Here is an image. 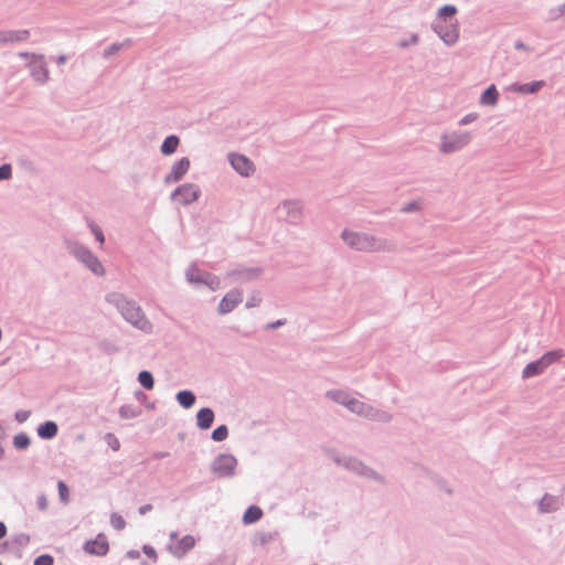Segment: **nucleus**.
I'll return each mask as SVG.
<instances>
[{
	"mask_svg": "<svg viewBox=\"0 0 565 565\" xmlns=\"http://www.w3.org/2000/svg\"><path fill=\"white\" fill-rule=\"evenodd\" d=\"M106 301L114 306L121 317L135 328L151 332L152 324L145 316L141 307L132 299H128L124 294L109 292L105 297Z\"/></svg>",
	"mask_w": 565,
	"mask_h": 565,
	"instance_id": "nucleus-1",
	"label": "nucleus"
},
{
	"mask_svg": "<svg viewBox=\"0 0 565 565\" xmlns=\"http://www.w3.org/2000/svg\"><path fill=\"white\" fill-rule=\"evenodd\" d=\"M340 237L351 249L356 252L376 253L395 249V244L392 241L349 228H344Z\"/></svg>",
	"mask_w": 565,
	"mask_h": 565,
	"instance_id": "nucleus-2",
	"label": "nucleus"
},
{
	"mask_svg": "<svg viewBox=\"0 0 565 565\" xmlns=\"http://www.w3.org/2000/svg\"><path fill=\"white\" fill-rule=\"evenodd\" d=\"M63 242L66 250L94 275L99 277L105 275V268L102 262L87 246L78 241L71 238H64Z\"/></svg>",
	"mask_w": 565,
	"mask_h": 565,
	"instance_id": "nucleus-3",
	"label": "nucleus"
},
{
	"mask_svg": "<svg viewBox=\"0 0 565 565\" xmlns=\"http://www.w3.org/2000/svg\"><path fill=\"white\" fill-rule=\"evenodd\" d=\"M332 459L338 466L345 468L347 470L351 471L354 475L376 481L381 484H386V479L383 475L379 473L373 468L366 466L362 460L358 459L356 457L334 455Z\"/></svg>",
	"mask_w": 565,
	"mask_h": 565,
	"instance_id": "nucleus-4",
	"label": "nucleus"
},
{
	"mask_svg": "<svg viewBox=\"0 0 565 565\" xmlns=\"http://www.w3.org/2000/svg\"><path fill=\"white\" fill-rule=\"evenodd\" d=\"M564 356V351L561 349L552 350L543 354L540 359L532 361L525 365L522 371L523 379L537 376L544 372L551 364L557 362Z\"/></svg>",
	"mask_w": 565,
	"mask_h": 565,
	"instance_id": "nucleus-5",
	"label": "nucleus"
},
{
	"mask_svg": "<svg viewBox=\"0 0 565 565\" xmlns=\"http://www.w3.org/2000/svg\"><path fill=\"white\" fill-rule=\"evenodd\" d=\"M350 412L366 418L369 420L380 422V423H390L393 419V415L379 409L370 404H366L362 401L354 399L353 403H351V409Z\"/></svg>",
	"mask_w": 565,
	"mask_h": 565,
	"instance_id": "nucleus-6",
	"label": "nucleus"
},
{
	"mask_svg": "<svg viewBox=\"0 0 565 565\" xmlns=\"http://www.w3.org/2000/svg\"><path fill=\"white\" fill-rule=\"evenodd\" d=\"M186 280L192 285H202L209 287L212 291L220 288V278L209 271L199 269L194 264L190 265L185 271Z\"/></svg>",
	"mask_w": 565,
	"mask_h": 565,
	"instance_id": "nucleus-7",
	"label": "nucleus"
},
{
	"mask_svg": "<svg viewBox=\"0 0 565 565\" xmlns=\"http://www.w3.org/2000/svg\"><path fill=\"white\" fill-rule=\"evenodd\" d=\"M471 140L468 131H454L441 136L440 152L452 153L466 147Z\"/></svg>",
	"mask_w": 565,
	"mask_h": 565,
	"instance_id": "nucleus-8",
	"label": "nucleus"
},
{
	"mask_svg": "<svg viewBox=\"0 0 565 565\" xmlns=\"http://www.w3.org/2000/svg\"><path fill=\"white\" fill-rule=\"evenodd\" d=\"M237 459L231 454L217 455L211 463V470L218 478H232L235 475Z\"/></svg>",
	"mask_w": 565,
	"mask_h": 565,
	"instance_id": "nucleus-9",
	"label": "nucleus"
},
{
	"mask_svg": "<svg viewBox=\"0 0 565 565\" xmlns=\"http://www.w3.org/2000/svg\"><path fill=\"white\" fill-rule=\"evenodd\" d=\"M200 195L201 189L199 185L194 183H184L171 192L170 199L172 201H178L181 205L186 206L195 202Z\"/></svg>",
	"mask_w": 565,
	"mask_h": 565,
	"instance_id": "nucleus-10",
	"label": "nucleus"
},
{
	"mask_svg": "<svg viewBox=\"0 0 565 565\" xmlns=\"http://www.w3.org/2000/svg\"><path fill=\"white\" fill-rule=\"evenodd\" d=\"M31 76L39 84H45L49 81V70L41 54H32L31 61L28 63Z\"/></svg>",
	"mask_w": 565,
	"mask_h": 565,
	"instance_id": "nucleus-11",
	"label": "nucleus"
},
{
	"mask_svg": "<svg viewBox=\"0 0 565 565\" xmlns=\"http://www.w3.org/2000/svg\"><path fill=\"white\" fill-rule=\"evenodd\" d=\"M262 274L263 269L260 267L237 266L228 270L226 276L231 278L233 282H247L256 280Z\"/></svg>",
	"mask_w": 565,
	"mask_h": 565,
	"instance_id": "nucleus-12",
	"label": "nucleus"
},
{
	"mask_svg": "<svg viewBox=\"0 0 565 565\" xmlns=\"http://www.w3.org/2000/svg\"><path fill=\"white\" fill-rule=\"evenodd\" d=\"M228 161L232 168L242 177H249L255 171L253 161L242 153L230 152Z\"/></svg>",
	"mask_w": 565,
	"mask_h": 565,
	"instance_id": "nucleus-13",
	"label": "nucleus"
},
{
	"mask_svg": "<svg viewBox=\"0 0 565 565\" xmlns=\"http://www.w3.org/2000/svg\"><path fill=\"white\" fill-rule=\"evenodd\" d=\"M243 301V291L234 288L230 290L220 301L217 312L220 315H227L232 312Z\"/></svg>",
	"mask_w": 565,
	"mask_h": 565,
	"instance_id": "nucleus-14",
	"label": "nucleus"
},
{
	"mask_svg": "<svg viewBox=\"0 0 565 565\" xmlns=\"http://www.w3.org/2000/svg\"><path fill=\"white\" fill-rule=\"evenodd\" d=\"M433 30L447 45H454L459 38L458 24L434 23Z\"/></svg>",
	"mask_w": 565,
	"mask_h": 565,
	"instance_id": "nucleus-15",
	"label": "nucleus"
},
{
	"mask_svg": "<svg viewBox=\"0 0 565 565\" xmlns=\"http://www.w3.org/2000/svg\"><path fill=\"white\" fill-rule=\"evenodd\" d=\"M190 159L188 157H182L178 160L172 167L170 172L164 177V184L169 185L171 183H177L183 179V177L188 173L190 169Z\"/></svg>",
	"mask_w": 565,
	"mask_h": 565,
	"instance_id": "nucleus-16",
	"label": "nucleus"
},
{
	"mask_svg": "<svg viewBox=\"0 0 565 565\" xmlns=\"http://www.w3.org/2000/svg\"><path fill=\"white\" fill-rule=\"evenodd\" d=\"M278 210L286 214V221L290 224H298L302 217V206L296 200L284 201Z\"/></svg>",
	"mask_w": 565,
	"mask_h": 565,
	"instance_id": "nucleus-17",
	"label": "nucleus"
},
{
	"mask_svg": "<svg viewBox=\"0 0 565 565\" xmlns=\"http://www.w3.org/2000/svg\"><path fill=\"white\" fill-rule=\"evenodd\" d=\"M84 551L90 555L105 556L109 551L107 537L99 533L96 539L85 542Z\"/></svg>",
	"mask_w": 565,
	"mask_h": 565,
	"instance_id": "nucleus-18",
	"label": "nucleus"
},
{
	"mask_svg": "<svg viewBox=\"0 0 565 565\" xmlns=\"http://www.w3.org/2000/svg\"><path fill=\"white\" fill-rule=\"evenodd\" d=\"M563 501L559 497L545 493L537 503L540 513H552L561 509Z\"/></svg>",
	"mask_w": 565,
	"mask_h": 565,
	"instance_id": "nucleus-19",
	"label": "nucleus"
},
{
	"mask_svg": "<svg viewBox=\"0 0 565 565\" xmlns=\"http://www.w3.org/2000/svg\"><path fill=\"white\" fill-rule=\"evenodd\" d=\"M194 545V537L192 535H184L175 545H169L168 548L177 558H182Z\"/></svg>",
	"mask_w": 565,
	"mask_h": 565,
	"instance_id": "nucleus-20",
	"label": "nucleus"
},
{
	"mask_svg": "<svg viewBox=\"0 0 565 565\" xmlns=\"http://www.w3.org/2000/svg\"><path fill=\"white\" fill-rule=\"evenodd\" d=\"M30 36L29 30H7L0 31V44L15 43L26 41Z\"/></svg>",
	"mask_w": 565,
	"mask_h": 565,
	"instance_id": "nucleus-21",
	"label": "nucleus"
},
{
	"mask_svg": "<svg viewBox=\"0 0 565 565\" xmlns=\"http://www.w3.org/2000/svg\"><path fill=\"white\" fill-rule=\"evenodd\" d=\"M214 418L215 413L212 408L202 407L196 413V426L202 430H206L212 427Z\"/></svg>",
	"mask_w": 565,
	"mask_h": 565,
	"instance_id": "nucleus-22",
	"label": "nucleus"
},
{
	"mask_svg": "<svg viewBox=\"0 0 565 565\" xmlns=\"http://www.w3.org/2000/svg\"><path fill=\"white\" fill-rule=\"evenodd\" d=\"M546 85L545 81H534L531 83H514L511 86V90L523 95L535 94Z\"/></svg>",
	"mask_w": 565,
	"mask_h": 565,
	"instance_id": "nucleus-23",
	"label": "nucleus"
},
{
	"mask_svg": "<svg viewBox=\"0 0 565 565\" xmlns=\"http://www.w3.org/2000/svg\"><path fill=\"white\" fill-rule=\"evenodd\" d=\"M326 397L331 401L345 406L349 411L351 409V403L354 402V397H351L350 394L343 390H330L326 392Z\"/></svg>",
	"mask_w": 565,
	"mask_h": 565,
	"instance_id": "nucleus-24",
	"label": "nucleus"
},
{
	"mask_svg": "<svg viewBox=\"0 0 565 565\" xmlns=\"http://www.w3.org/2000/svg\"><path fill=\"white\" fill-rule=\"evenodd\" d=\"M38 436L42 439H53L58 433V426L53 420H46L36 428Z\"/></svg>",
	"mask_w": 565,
	"mask_h": 565,
	"instance_id": "nucleus-25",
	"label": "nucleus"
},
{
	"mask_svg": "<svg viewBox=\"0 0 565 565\" xmlns=\"http://www.w3.org/2000/svg\"><path fill=\"white\" fill-rule=\"evenodd\" d=\"M499 99V93L495 85L488 86L480 96V104L484 106H495Z\"/></svg>",
	"mask_w": 565,
	"mask_h": 565,
	"instance_id": "nucleus-26",
	"label": "nucleus"
},
{
	"mask_svg": "<svg viewBox=\"0 0 565 565\" xmlns=\"http://www.w3.org/2000/svg\"><path fill=\"white\" fill-rule=\"evenodd\" d=\"M264 513L263 510L258 505H249L242 518V521L244 524H253L259 521L263 518Z\"/></svg>",
	"mask_w": 565,
	"mask_h": 565,
	"instance_id": "nucleus-27",
	"label": "nucleus"
},
{
	"mask_svg": "<svg viewBox=\"0 0 565 565\" xmlns=\"http://www.w3.org/2000/svg\"><path fill=\"white\" fill-rule=\"evenodd\" d=\"M179 143V137L177 135H170L164 138L163 142L160 146V151L164 156H170L177 151Z\"/></svg>",
	"mask_w": 565,
	"mask_h": 565,
	"instance_id": "nucleus-28",
	"label": "nucleus"
},
{
	"mask_svg": "<svg viewBox=\"0 0 565 565\" xmlns=\"http://www.w3.org/2000/svg\"><path fill=\"white\" fill-rule=\"evenodd\" d=\"M175 399L180 404V406L188 409L195 404L196 396L192 391L183 390L177 393Z\"/></svg>",
	"mask_w": 565,
	"mask_h": 565,
	"instance_id": "nucleus-29",
	"label": "nucleus"
},
{
	"mask_svg": "<svg viewBox=\"0 0 565 565\" xmlns=\"http://www.w3.org/2000/svg\"><path fill=\"white\" fill-rule=\"evenodd\" d=\"M12 444L18 450H25L31 444V438L25 433H19L13 437Z\"/></svg>",
	"mask_w": 565,
	"mask_h": 565,
	"instance_id": "nucleus-30",
	"label": "nucleus"
},
{
	"mask_svg": "<svg viewBox=\"0 0 565 565\" xmlns=\"http://www.w3.org/2000/svg\"><path fill=\"white\" fill-rule=\"evenodd\" d=\"M141 415V409L132 405H122L119 408V416L122 419H130Z\"/></svg>",
	"mask_w": 565,
	"mask_h": 565,
	"instance_id": "nucleus-31",
	"label": "nucleus"
},
{
	"mask_svg": "<svg viewBox=\"0 0 565 565\" xmlns=\"http://www.w3.org/2000/svg\"><path fill=\"white\" fill-rule=\"evenodd\" d=\"M561 19L565 21V2L557 7L551 8L547 12L546 20L548 22H554Z\"/></svg>",
	"mask_w": 565,
	"mask_h": 565,
	"instance_id": "nucleus-32",
	"label": "nucleus"
},
{
	"mask_svg": "<svg viewBox=\"0 0 565 565\" xmlns=\"http://www.w3.org/2000/svg\"><path fill=\"white\" fill-rule=\"evenodd\" d=\"M138 382L146 390H152L154 386V379L152 373L146 370L139 372Z\"/></svg>",
	"mask_w": 565,
	"mask_h": 565,
	"instance_id": "nucleus-33",
	"label": "nucleus"
},
{
	"mask_svg": "<svg viewBox=\"0 0 565 565\" xmlns=\"http://www.w3.org/2000/svg\"><path fill=\"white\" fill-rule=\"evenodd\" d=\"M130 44H131V40L130 39H126L121 43H113L108 49H106L104 51L103 55H104L105 58H109L115 53H117L118 51H120L121 49H124L126 46H129Z\"/></svg>",
	"mask_w": 565,
	"mask_h": 565,
	"instance_id": "nucleus-34",
	"label": "nucleus"
},
{
	"mask_svg": "<svg viewBox=\"0 0 565 565\" xmlns=\"http://www.w3.org/2000/svg\"><path fill=\"white\" fill-rule=\"evenodd\" d=\"M228 436V428L226 425H220L217 426L211 434V438L214 440V441H223L227 438Z\"/></svg>",
	"mask_w": 565,
	"mask_h": 565,
	"instance_id": "nucleus-35",
	"label": "nucleus"
},
{
	"mask_svg": "<svg viewBox=\"0 0 565 565\" xmlns=\"http://www.w3.org/2000/svg\"><path fill=\"white\" fill-rule=\"evenodd\" d=\"M87 226L90 230V232L93 233V235L95 236V239L99 244H104L105 243V235H104L102 228L92 220L87 221Z\"/></svg>",
	"mask_w": 565,
	"mask_h": 565,
	"instance_id": "nucleus-36",
	"label": "nucleus"
},
{
	"mask_svg": "<svg viewBox=\"0 0 565 565\" xmlns=\"http://www.w3.org/2000/svg\"><path fill=\"white\" fill-rule=\"evenodd\" d=\"M57 490H58V495H60L61 502L64 504H67L70 502L68 486L64 481L60 480L57 482Z\"/></svg>",
	"mask_w": 565,
	"mask_h": 565,
	"instance_id": "nucleus-37",
	"label": "nucleus"
},
{
	"mask_svg": "<svg viewBox=\"0 0 565 565\" xmlns=\"http://www.w3.org/2000/svg\"><path fill=\"white\" fill-rule=\"evenodd\" d=\"M457 8L452 4H445L438 10V18L446 20L457 13Z\"/></svg>",
	"mask_w": 565,
	"mask_h": 565,
	"instance_id": "nucleus-38",
	"label": "nucleus"
},
{
	"mask_svg": "<svg viewBox=\"0 0 565 565\" xmlns=\"http://www.w3.org/2000/svg\"><path fill=\"white\" fill-rule=\"evenodd\" d=\"M110 524L117 531H122L126 527V521L118 513H111L110 515Z\"/></svg>",
	"mask_w": 565,
	"mask_h": 565,
	"instance_id": "nucleus-39",
	"label": "nucleus"
},
{
	"mask_svg": "<svg viewBox=\"0 0 565 565\" xmlns=\"http://www.w3.org/2000/svg\"><path fill=\"white\" fill-rule=\"evenodd\" d=\"M420 209H422L420 201L414 200V201H411V202L404 204L401 207V212L402 213H413V212L420 211Z\"/></svg>",
	"mask_w": 565,
	"mask_h": 565,
	"instance_id": "nucleus-40",
	"label": "nucleus"
},
{
	"mask_svg": "<svg viewBox=\"0 0 565 565\" xmlns=\"http://www.w3.org/2000/svg\"><path fill=\"white\" fill-rule=\"evenodd\" d=\"M274 540V534L270 532H259L255 535V543L258 542L260 545H266Z\"/></svg>",
	"mask_w": 565,
	"mask_h": 565,
	"instance_id": "nucleus-41",
	"label": "nucleus"
},
{
	"mask_svg": "<svg viewBox=\"0 0 565 565\" xmlns=\"http://www.w3.org/2000/svg\"><path fill=\"white\" fill-rule=\"evenodd\" d=\"M419 42V36L416 33H413L408 39H403L398 42V46L401 49H406L411 45H416Z\"/></svg>",
	"mask_w": 565,
	"mask_h": 565,
	"instance_id": "nucleus-42",
	"label": "nucleus"
},
{
	"mask_svg": "<svg viewBox=\"0 0 565 565\" xmlns=\"http://www.w3.org/2000/svg\"><path fill=\"white\" fill-rule=\"evenodd\" d=\"M12 178V167L10 163L0 166V181L10 180Z\"/></svg>",
	"mask_w": 565,
	"mask_h": 565,
	"instance_id": "nucleus-43",
	"label": "nucleus"
},
{
	"mask_svg": "<svg viewBox=\"0 0 565 565\" xmlns=\"http://www.w3.org/2000/svg\"><path fill=\"white\" fill-rule=\"evenodd\" d=\"M54 558L50 554H42L34 559L33 565H53Z\"/></svg>",
	"mask_w": 565,
	"mask_h": 565,
	"instance_id": "nucleus-44",
	"label": "nucleus"
},
{
	"mask_svg": "<svg viewBox=\"0 0 565 565\" xmlns=\"http://www.w3.org/2000/svg\"><path fill=\"white\" fill-rule=\"evenodd\" d=\"M105 438H106V440H107V443H108V446H109L113 450H115V451H116V450H118V449H119V447H120V443H119V440L115 437V435H114V434L108 433V434H106V437H105Z\"/></svg>",
	"mask_w": 565,
	"mask_h": 565,
	"instance_id": "nucleus-45",
	"label": "nucleus"
},
{
	"mask_svg": "<svg viewBox=\"0 0 565 565\" xmlns=\"http://www.w3.org/2000/svg\"><path fill=\"white\" fill-rule=\"evenodd\" d=\"M142 552H143V553H145L149 558H151L153 562H157V559H158V554H157V552H156V550H154V547H153V546L148 545V544H145V545L142 546Z\"/></svg>",
	"mask_w": 565,
	"mask_h": 565,
	"instance_id": "nucleus-46",
	"label": "nucleus"
},
{
	"mask_svg": "<svg viewBox=\"0 0 565 565\" xmlns=\"http://www.w3.org/2000/svg\"><path fill=\"white\" fill-rule=\"evenodd\" d=\"M479 117V115L477 113H470V114H467L466 116H463L460 120H459V126H466V125H469L471 122H473L475 120H477Z\"/></svg>",
	"mask_w": 565,
	"mask_h": 565,
	"instance_id": "nucleus-47",
	"label": "nucleus"
},
{
	"mask_svg": "<svg viewBox=\"0 0 565 565\" xmlns=\"http://www.w3.org/2000/svg\"><path fill=\"white\" fill-rule=\"evenodd\" d=\"M13 542L19 544L20 546H25L30 542V535L25 533H20L13 537Z\"/></svg>",
	"mask_w": 565,
	"mask_h": 565,
	"instance_id": "nucleus-48",
	"label": "nucleus"
},
{
	"mask_svg": "<svg viewBox=\"0 0 565 565\" xmlns=\"http://www.w3.org/2000/svg\"><path fill=\"white\" fill-rule=\"evenodd\" d=\"M30 415H31V412H30V411H23V409H21V411L15 412V414H14V419H15L18 423H20V424H21V423L26 422V420L29 419Z\"/></svg>",
	"mask_w": 565,
	"mask_h": 565,
	"instance_id": "nucleus-49",
	"label": "nucleus"
},
{
	"mask_svg": "<svg viewBox=\"0 0 565 565\" xmlns=\"http://www.w3.org/2000/svg\"><path fill=\"white\" fill-rule=\"evenodd\" d=\"M36 505H38L39 510H41V511L47 510L49 501L44 493H42L38 497Z\"/></svg>",
	"mask_w": 565,
	"mask_h": 565,
	"instance_id": "nucleus-50",
	"label": "nucleus"
},
{
	"mask_svg": "<svg viewBox=\"0 0 565 565\" xmlns=\"http://www.w3.org/2000/svg\"><path fill=\"white\" fill-rule=\"evenodd\" d=\"M286 324V319H278L276 321H273V322H268L266 326H265V329L266 330H273V329H278L282 326Z\"/></svg>",
	"mask_w": 565,
	"mask_h": 565,
	"instance_id": "nucleus-51",
	"label": "nucleus"
},
{
	"mask_svg": "<svg viewBox=\"0 0 565 565\" xmlns=\"http://www.w3.org/2000/svg\"><path fill=\"white\" fill-rule=\"evenodd\" d=\"M262 299L258 296H252L245 303L247 309L259 306Z\"/></svg>",
	"mask_w": 565,
	"mask_h": 565,
	"instance_id": "nucleus-52",
	"label": "nucleus"
},
{
	"mask_svg": "<svg viewBox=\"0 0 565 565\" xmlns=\"http://www.w3.org/2000/svg\"><path fill=\"white\" fill-rule=\"evenodd\" d=\"M514 49L518 50V51H526V52H531V47H529L525 43H523L522 41L518 40L514 42Z\"/></svg>",
	"mask_w": 565,
	"mask_h": 565,
	"instance_id": "nucleus-53",
	"label": "nucleus"
},
{
	"mask_svg": "<svg viewBox=\"0 0 565 565\" xmlns=\"http://www.w3.org/2000/svg\"><path fill=\"white\" fill-rule=\"evenodd\" d=\"M126 556L130 559H137L140 557V552L138 550H129L126 553Z\"/></svg>",
	"mask_w": 565,
	"mask_h": 565,
	"instance_id": "nucleus-54",
	"label": "nucleus"
},
{
	"mask_svg": "<svg viewBox=\"0 0 565 565\" xmlns=\"http://www.w3.org/2000/svg\"><path fill=\"white\" fill-rule=\"evenodd\" d=\"M151 510H152V504L147 503V504L141 505L138 509V512H139V514L145 515L146 513L150 512Z\"/></svg>",
	"mask_w": 565,
	"mask_h": 565,
	"instance_id": "nucleus-55",
	"label": "nucleus"
},
{
	"mask_svg": "<svg viewBox=\"0 0 565 565\" xmlns=\"http://www.w3.org/2000/svg\"><path fill=\"white\" fill-rule=\"evenodd\" d=\"M170 454L168 451H157L152 454V459H163L168 457Z\"/></svg>",
	"mask_w": 565,
	"mask_h": 565,
	"instance_id": "nucleus-56",
	"label": "nucleus"
},
{
	"mask_svg": "<svg viewBox=\"0 0 565 565\" xmlns=\"http://www.w3.org/2000/svg\"><path fill=\"white\" fill-rule=\"evenodd\" d=\"M135 396L138 401H141L142 403H146L147 395L142 391H136Z\"/></svg>",
	"mask_w": 565,
	"mask_h": 565,
	"instance_id": "nucleus-57",
	"label": "nucleus"
},
{
	"mask_svg": "<svg viewBox=\"0 0 565 565\" xmlns=\"http://www.w3.org/2000/svg\"><path fill=\"white\" fill-rule=\"evenodd\" d=\"M100 348H103L107 352H110L115 349L110 342H106V341L100 343Z\"/></svg>",
	"mask_w": 565,
	"mask_h": 565,
	"instance_id": "nucleus-58",
	"label": "nucleus"
},
{
	"mask_svg": "<svg viewBox=\"0 0 565 565\" xmlns=\"http://www.w3.org/2000/svg\"><path fill=\"white\" fill-rule=\"evenodd\" d=\"M7 535V526L3 522L0 521V540Z\"/></svg>",
	"mask_w": 565,
	"mask_h": 565,
	"instance_id": "nucleus-59",
	"label": "nucleus"
},
{
	"mask_svg": "<svg viewBox=\"0 0 565 565\" xmlns=\"http://www.w3.org/2000/svg\"><path fill=\"white\" fill-rule=\"evenodd\" d=\"M66 61H67V56L66 55H60L57 57V60H56L58 65H62V64L66 63Z\"/></svg>",
	"mask_w": 565,
	"mask_h": 565,
	"instance_id": "nucleus-60",
	"label": "nucleus"
},
{
	"mask_svg": "<svg viewBox=\"0 0 565 565\" xmlns=\"http://www.w3.org/2000/svg\"><path fill=\"white\" fill-rule=\"evenodd\" d=\"M32 54H33V53H29V52H20L18 55H19V57H21V58H30V60H31V55H32Z\"/></svg>",
	"mask_w": 565,
	"mask_h": 565,
	"instance_id": "nucleus-61",
	"label": "nucleus"
},
{
	"mask_svg": "<svg viewBox=\"0 0 565 565\" xmlns=\"http://www.w3.org/2000/svg\"><path fill=\"white\" fill-rule=\"evenodd\" d=\"M177 539H178V533L177 532H171L170 540L173 541V540H177Z\"/></svg>",
	"mask_w": 565,
	"mask_h": 565,
	"instance_id": "nucleus-62",
	"label": "nucleus"
},
{
	"mask_svg": "<svg viewBox=\"0 0 565 565\" xmlns=\"http://www.w3.org/2000/svg\"><path fill=\"white\" fill-rule=\"evenodd\" d=\"M145 405L147 408H154V403L147 402Z\"/></svg>",
	"mask_w": 565,
	"mask_h": 565,
	"instance_id": "nucleus-63",
	"label": "nucleus"
},
{
	"mask_svg": "<svg viewBox=\"0 0 565 565\" xmlns=\"http://www.w3.org/2000/svg\"><path fill=\"white\" fill-rule=\"evenodd\" d=\"M141 565H147V562H146V561H143V562L141 563Z\"/></svg>",
	"mask_w": 565,
	"mask_h": 565,
	"instance_id": "nucleus-64",
	"label": "nucleus"
}]
</instances>
